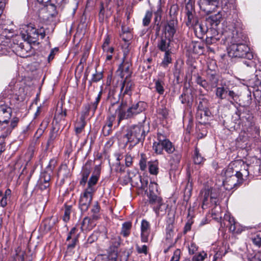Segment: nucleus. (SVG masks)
<instances>
[{"label":"nucleus","mask_w":261,"mask_h":261,"mask_svg":"<svg viewBox=\"0 0 261 261\" xmlns=\"http://www.w3.org/2000/svg\"><path fill=\"white\" fill-rule=\"evenodd\" d=\"M242 41L241 34L233 33L228 40V54L231 57L244 58L251 60L253 57L252 53L250 48Z\"/></svg>","instance_id":"1"},{"label":"nucleus","mask_w":261,"mask_h":261,"mask_svg":"<svg viewBox=\"0 0 261 261\" xmlns=\"http://www.w3.org/2000/svg\"><path fill=\"white\" fill-rule=\"evenodd\" d=\"M145 103L142 101H139L127 108L125 102L121 103L118 102L113 103L109 107V111L111 113L115 112L117 114L118 123L123 120L133 117L135 115L140 114L145 109Z\"/></svg>","instance_id":"2"},{"label":"nucleus","mask_w":261,"mask_h":261,"mask_svg":"<svg viewBox=\"0 0 261 261\" xmlns=\"http://www.w3.org/2000/svg\"><path fill=\"white\" fill-rule=\"evenodd\" d=\"M154 152L158 154H162L164 149L168 153H172L175 148L171 142L161 133L157 134V141L154 142L152 146Z\"/></svg>","instance_id":"3"},{"label":"nucleus","mask_w":261,"mask_h":261,"mask_svg":"<svg viewBox=\"0 0 261 261\" xmlns=\"http://www.w3.org/2000/svg\"><path fill=\"white\" fill-rule=\"evenodd\" d=\"M125 137L127 138V141L131 143L129 147L138 144L145 137V131L143 126L138 124L130 127L127 129Z\"/></svg>","instance_id":"4"},{"label":"nucleus","mask_w":261,"mask_h":261,"mask_svg":"<svg viewBox=\"0 0 261 261\" xmlns=\"http://www.w3.org/2000/svg\"><path fill=\"white\" fill-rule=\"evenodd\" d=\"M237 175H233L231 177L224 178L223 184L225 189L227 190H230L234 188L238 185L241 184L243 180V176H247L249 172L245 169L236 171Z\"/></svg>","instance_id":"5"},{"label":"nucleus","mask_w":261,"mask_h":261,"mask_svg":"<svg viewBox=\"0 0 261 261\" xmlns=\"http://www.w3.org/2000/svg\"><path fill=\"white\" fill-rule=\"evenodd\" d=\"M12 110L6 105H0V129H6L11 125L9 120L11 118Z\"/></svg>","instance_id":"6"},{"label":"nucleus","mask_w":261,"mask_h":261,"mask_svg":"<svg viewBox=\"0 0 261 261\" xmlns=\"http://www.w3.org/2000/svg\"><path fill=\"white\" fill-rule=\"evenodd\" d=\"M92 199V193L90 189H87L81 196L79 201V207L82 212L87 211Z\"/></svg>","instance_id":"7"},{"label":"nucleus","mask_w":261,"mask_h":261,"mask_svg":"<svg viewBox=\"0 0 261 261\" xmlns=\"http://www.w3.org/2000/svg\"><path fill=\"white\" fill-rule=\"evenodd\" d=\"M98 215H92V217H86L81 223L82 231H88L92 230L96 225V221L99 219Z\"/></svg>","instance_id":"8"},{"label":"nucleus","mask_w":261,"mask_h":261,"mask_svg":"<svg viewBox=\"0 0 261 261\" xmlns=\"http://www.w3.org/2000/svg\"><path fill=\"white\" fill-rule=\"evenodd\" d=\"M50 175L47 172H42L40 174V178L38 180L36 188L41 191H49L50 186Z\"/></svg>","instance_id":"9"},{"label":"nucleus","mask_w":261,"mask_h":261,"mask_svg":"<svg viewBox=\"0 0 261 261\" xmlns=\"http://www.w3.org/2000/svg\"><path fill=\"white\" fill-rule=\"evenodd\" d=\"M131 66L132 64L129 62L123 60L122 63L119 65L117 72L122 79L129 78L132 74Z\"/></svg>","instance_id":"10"},{"label":"nucleus","mask_w":261,"mask_h":261,"mask_svg":"<svg viewBox=\"0 0 261 261\" xmlns=\"http://www.w3.org/2000/svg\"><path fill=\"white\" fill-rule=\"evenodd\" d=\"M223 222L224 225L229 227L230 231L236 233L241 232V230L237 228L238 224L235 221L234 218L231 217L229 213L224 215Z\"/></svg>","instance_id":"11"},{"label":"nucleus","mask_w":261,"mask_h":261,"mask_svg":"<svg viewBox=\"0 0 261 261\" xmlns=\"http://www.w3.org/2000/svg\"><path fill=\"white\" fill-rule=\"evenodd\" d=\"M165 73L163 72H159L156 78L153 80L155 90L160 95L163 94L165 91Z\"/></svg>","instance_id":"12"},{"label":"nucleus","mask_w":261,"mask_h":261,"mask_svg":"<svg viewBox=\"0 0 261 261\" xmlns=\"http://www.w3.org/2000/svg\"><path fill=\"white\" fill-rule=\"evenodd\" d=\"M141 239L142 242H147L150 232V226L149 223L146 220H143L141 222Z\"/></svg>","instance_id":"13"},{"label":"nucleus","mask_w":261,"mask_h":261,"mask_svg":"<svg viewBox=\"0 0 261 261\" xmlns=\"http://www.w3.org/2000/svg\"><path fill=\"white\" fill-rule=\"evenodd\" d=\"M102 92V90H101L94 102H91V104H88L85 106V115L88 114L90 112H92L93 115L94 114L101 99Z\"/></svg>","instance_id":"14"},{"label":"nucleus","mask_w":261,"mask_h":261,"mask_svg":"<svg viewBox=\"0 0 261 261\" xmlns=\"http://www.w3.org/2000/svg\"><path fill=\"white\" fill-rule=\"evenodd\" d=\"M134 86L133 82L129 80V78L125 79L122 83L120 93L123 95L125 94L130 95Z\"/></svg>","instance_id":"15"},{"label":"nucleus","mask_w":261,"mask_h":261,"mask_svg":"<svg viewBox=\"0 0 261 261\" xmlns=\"http://www.w3.org/2000/svg\"><path fill=\"white\" fill-rule=\"evenodd\" d=\"M186 3V10H187V16L188 21L187 22V25L189 27L194 25L192 23V19L193 16L192 14L193 8V4L191 0H185Z\"/></svg>","instance_id":"16"},{"label":"nucleus","mask_w":261,"mask_h":261,"mask_svg":"<svg viewBox=\"0 0 261 261\" xmlns=\"http://www.w3.org/2000/svg\"><path fill=\"white\" fill-rule=\"evenodd\" d=\"M111 113V115L108 117L107 120L106 125L103 126V131L105 135H108L110 134V132L111 131V128L113 126V122L115 120V114H117L115 112H113Z\"/></svg>","instance_id":"17"},{"label":"nucleus","mask_w":261,"mask_h":261,"mask_svg":"<svg viewBox=\"0 0 261 261\" xmlns=\"http://www.w3.org/2000/svg\"><path fill=\"white\" fill-rule=\"evenodd\" d=\"M171 39L162 36L158 43V47L162 51H170L169 49Z\"/></svg>","instance_id":"18"},{"label":"nucleus","mask_w":261,"mask_h":261,"mask_svg":"<svg viewBox=\"0 0 261 261\" xmlns=\"http://www.w3.org/2000/svg\"><path fill=\"white\" fill-rule=\"evenodd\" d=\"M149 203L151 205L152 208L157 206L159 204L163 202L161 197L155 194H148Z\"/></svg>","instance_id":"19"},{"label":"nucleus","mask_w":261,"mask_h":261,"mask_svg":"<svg viewBox=\"0 0 261 261\" xmlns=\"http://www.w3.org/2000/svg\"><path fill=\"white\" fill-rule=\"evenodd\" d=\"M39 38V31L35 28H29L27 30V39L29 42L35 43Z\"/></svg>","instance_id":"20"},{"label":"nucleus","mask_w":261,"mask_h":261,"mask_svg":"<svg viewBox=\"0 0 261 261\" xmlns=\"http://www.w3.org/2000/svg\"><path fill=\"white\" fill-rule=\"evenodd\" d=\"M175 33V29L174 22L173 21L169 22L165 27L164 36L172 39Z\"/></svg>","instance_id":"21"},{"label":"nucleus","mask_w":261,"mask_h":261,"mask_svg":"<svg viewBox=\"0 0 261 261\" xmlns=\"http://www.w3.org/2000/svg\"><path fill=\"white\" fill-rule=\"evenodd\" d=\"M202 198V208H205L208 204L209 199L210 200L211 191L209 189H205L201 192Z\"/></svg>","instance_id":"22"},{"label":"nucleus","mask_w":261,"mask_h":261,"mask_svg":"<svg viewBox=\"0 0 261 261\" xmlns=\"http://www.w3.org/2000/svg\"><path fill=\"white\" fill-rule=\"evenodd\" d=\"M195 33L197 36H202L207 31V28L202 23L196 22L193 25Z\"/></svg>","instance_id":"23"},{"label":"nucleus","mask_w":261,"mask_h":261,"mask_svg":"<svg viewBox=\"0 0 261 261\" xmlns=\"http://www.w3.org/2000/svg\"><path fill=\"white\" fill-rule=\"evenodd\" d=\"M169 163L172 168H175L179 163L181 155L178 152H176L170 156Z\"/></svg>","instance_id":"24"},{"label":"nucleus","mask_w":261,"mask_h":261,"mask_svg":"<svg viewBox=\"0 0 261 261\" xmlns=\"http://www.w3.org/2000/svg\"><path fill=\"white\" fill-rule=\"evenodd\" d=\"M234 164H230L225 170H223L222 174L224 175V178L231 177L233 175H237L236 171L233 169Z\"/></svg>","instance_id":"25"},{"label":"nucleus","mask_w":261,"mask_h":261,"mask_svg":"<svg viewBox=\"0 0 261 261\" xmlns=\"http://www.w3.org/2000/svg\"><path fill=\"white\" fill-rule=\"evenodd\" d=\"M167 208V205L165 204L164 202H162L157 205V206L153 208V210L157 216H163L165 214Z\"/></svg>","instance_id":"26"},{"label":"nucleus","mask_w":261,"mask_h":261,"mask_svg":"<svg viewBox=\"0 0 261 261\" xmlns=\"http://www.w3.org/2000/svg\"><path fill=\"white\" fill-rule=\"evenodd\" d=\"M132 223L130 222H126L123 223L120 234L124 237H127L130 232Z\"/></svg>","instance_id":"27"},{"label":"nucleus","mask_w":261,"mask_h":261,"mask_svg":"<svg viewBox=\"0 0 261 261\" xmlns=\"http://www.w3.org/2000/svg\"><path fill=\"white\" fill-rule=\"evenodd\" d=\"M209 190L211 191V194L210 195L211 203L212 204L217 205V202L218 201V196L219 195L218 190L216 189L213 188L210 189Z\"/></svg>","instance_id":"28"},{"label":"nucleus","mask_w":261,"mask_h":261,"mask_svg":"<svg viewBox=\"0 0 261 261\" xmlns=\"http://www.w3.org/2000/svg\"><path fill=\"white\" fill-rule=\"evenodd\" d=\"M228 90L223 87H217L216 91V95L217 97L223 99L226 98Z\"/></svg>","instance_id":"29"},{"label":"nucleus","mask_w":261,"mask_h":261,"mask_svg":"<svg viewBox=\"0 0 261 261\" xmlns=\"http://www.w3.org/2000/svg\"><path fill=\"white\" fill-rule=\"evenodd\" d=\"M85 126V121L83 117H81L79 122L75 125V131L76 135L81 134Z\"/></svg>","instance_id":"30"},{"label":"nucleus","mask_w":261,"mask_h":261,"mask_svg":"<svg viewBox=\"0 0 261 261\" xmlns=\"http://www.w3.org/2000/svg\"><path fill=\"white\" fill-rule=\"evenodd\" d=\"M149 171L150 174L156 175L159 172L158 162L157 161L148 162Z\"/></svg>","instance_id":"31"},{"label":"nucleus","mask_w":261,"mask_h":261,"mask_svg":"<svg viewBox=\"0 0 261 261\" xmlns=\"http://www.w3.org/2000/svg\"><path fill=\"white\" fill-rule=\"evenodd\" d=\"M22 161L20 159H18L13 166V170L15 174H18L19 173L22 174L23 173L24 170L25 169V167H24L22 169L21 171H20V170L22 168Z\"/></svg>","instance_id":"32"},{"label":"nucleus","mask_w":261,"mask_h":261,"mask_svg":"<svg viewBox=\"0 0 261 261\" xmlns=\"http://www.w3.org/2000/svg\"><path fill=\"white\" fill-rule=\"evenodd\" d=\"M171 51H166L165 52V55L164 56L163 60L162 62V65L164 67H166L168 65L171 63L172 62V58H171Z\"/></svg>","instance_id":"33"},{"label":"nucleus","mask_w":261,"mask_h":261,"mask_svg":"<svg viewBox=\"0 0 261 261\" xmlns=\"http://www.w3.org/2000/svg\"><path fill=\"white\" fill-rule=\"evenodd\" d=\"M59 176H63L64 177H67L70 176V172L66 165H62L58 173Z\"/></svg>","instance_id":"34"},{"label":"nucleus","mask_w":261,"mask_h":261,"mask_svg":"<svg viewBox=\"0 0 261 261\" xmlns=\"http://www.w3.org/2000/svg\"><path fill=\"white\" fill-rule=\"evenodd\" d=\"M194 162L196 164H200L204 162V158L199 153L197 148H195L194 155Z\"/></svg>","instance_id":"35"},{"label":"nucleus","mask_w":261,"mask_h":261,"mask_svg":"<svg viewBox=\"0 0 261 261\" xmlns=\"http://www.w3.org/2000/svg\"><path fill=\"white\" fill-rule=\"evenodd\" d=\"M16 254L14 256L15 261H24L25 252L22 251L19 247L16 249Z\"/></svg>","instance_id":"36"},{"label":"nucleus","mask_w":261,"mask_h":261,"mask_svg":"<svg viewBox=\"0 0 261 261\" xmlns=\"http://www.w3.org/2000/svg\"><path fill=\"white\" fill-rule=\"evenodd\" d=\"M173 218H169L167 221L168 224L166 227V232L167 235L169 237H171L173 234Z\"/></svg>","instance_id":"37"},{"label":"nucleus","mask_w":261,"mask_h":261,"mask_svg":"<svg viewBox=\"0 0 261 261\" xmlns=\"http://www.w3.org/2000/svg\"><path fill=\"white\" fill-rule=\"evenodd\" d=\"M98 175H92L89 179V180L88 183V187L87 189H91L92 193H93L94 191L92 187L96 185L98 180Z\"/></svg>","instance_id":"38"},{"label":"nucleus","mask_w":261,"mask_h":261,"mask_svg":"<svg viewBox=\"0 0 261 261\" xmlns=\"http://www.w3.org/2000/svg\"><path fill=\"white\" fill-rule=\"evenodd\" d=\"M207 257V254L204 251H201L195 254L192 260V261H203Z\"/></svg>","instance_id":"39"},{"label":"nucleus","mask_w":261,"mask_h":261,"mask_svg":"<svg viewBox=\"0 0 261 261\" xmlns=\"http://www.w3.org/2000/svg\"><path fill=\"white\" fill-rule=\"evenodd\" d=\"M66 116V110L62 109L61 107L60 109L57 110L55 114V118L56 119L64 120Z\"/></svg>","instance_id":"40"},{"label":"nucleus","mask_w":261,"mask_h":261,"mask_svg":"<svg viewBox=\"0 0 261 261\" xmlns=\"http://www.w3.org/2000/svg\"><path fill=\"white\" fill-rule=\"evenodd\" d=\"M90 173V171L89 169L85 168L82 172V178L80 181L81 185H85L87 181L88 177Z\"/></svg>","instance_id":"41"},{"label":"nucleus","mask_w":261,"mask_h":261,"mask_svg":"<svg viewBox=\"0 0 261 261\" xmlns=\"http://www.w3.org/2000/svg\"><path fill=\"white\" fill-rule=\"evenodd\" d=\"M72 206L71 205H65L63 220L65 222H67L70 219V215L71 212Z\"/></svg>","instance_id":"42"},{"label":"nucleus","mask_w":261,"mask_h":261,"mask_svg":"<svg viewBox=\"0 0 261 261\" xmlns=\"http://www.w3.org/2000/svg\"><path fill=\"white\" fill-rule=\"evenodd\" d=\"M201 102H200L199 105L198 106V110L196 114V119L199 121V122L201 123H205L206 120H204V117L203 114V111L202 109H200V105Z\"/></svg>","instance_id":"43"},{"label":"nucleus","mask_w":261,"mask_h":261,"mask_svg":"<svg viewBox=\"0 0 261 261\" xmlns=\"http://www.w3.org/2000/svg\"><path fill=\"white\" fill-rule=\"evenodd\" d=\"M136 249L137 252L139 254H144L147 255L148 253V247L145 245L139 246L138 244H136Z\"/></svg>","instance_id":"44"},{"label":"nucleus","mask_w":261,"mask_h":261,"mask_svg":"<svg viewBox=\"0 0 261 261\" xmlns=\"http://www.w3.org/2000/svg\"><path fill=\"white\" fill-rule=\"evenodd\" d=\"M252 243L256 246L260 247L261 246V233H257L251 238Z\"/></svg>","instance_id":"45"},{"label":"nucleus","mask_w":261,"mask_h":261,"mask_svg":"<svg viewBox=\"0 0 261 261\" xmlns=\"http://www.w3.org/2000/svg\"><path fill=\"white\" fill-rule=\"evenodd\" d=\"M152 14L151 12L149 11L146 12L145 15L143 19V24L144 26H147L149 24L151 18L152 17Z\"/></svg>","instance_id":"46"},{"label":"nucleus","mask_w":261,"mask_h":261,"mask_svg":"<svg viewBox=\"0 0 261 261\" xmlns=\"http://www.w3.org/2000/svg\"><path fill=\"white\" fill-rule=\"evenodd\" d=\"M158 192V185L154 182H151L149 186L148 194H155Z\"/></svg>","instance_id":"47"},{"label":"nucleus","mask_w":261,"mask_h":261,"mask_svg":"<svg viewBox=\"0 0 261 261\" xmlns=\"http://www.w3.org/2000/svg\"><path fill=\"white\" fill-rule=\"evenodd\" d=\"M197 83L204 88L208 87V84L205 80H203L200 76H198L196 79Z\"/></svg>","instance_id":"48"},{"label":"nucleus","mask_w":261,"mask_h":261,"mask_svg":"<svg viewBox=\"0 0 261 261\" xmlns=\"http://www.w3.org/2000/svg\"><path fill=\"white\" fill-rule=\"evenodd\" d=\"M103 74L102 72H96V73L93 74L92 78L91 79V82H97L99 81L100 80L102 79Z\"/></svg>","instance_id":"49"},{"label":"nucleus","mask_w":261,"mask_h":261,"mask_svg":"<svg viewBox=\"0 0 261 261\" xmlns=\"http://www.w3.org/2000/svg\"><path fill=\"white\" fill-rule=\"evenodd\" d=\"M249 261H261V251H258L251 256L248 257Z\"/></svg>","instance_id":"50"},{"label":"nucleus","mask_w":261,"mask_h":261,"mask_svg":"<svg viewBox=\"0 0 261 261\" xmlns=\"http://www.w3.org/2000/svg\"><path fill=\"white\" fill-rule=\"evenodd\" d=\"M111 241L113 245L115 247L117 248L120 245L121 242V240L119 236H116L112 239Z\"/></svg>","instance_id":"51"},{"label":"nucleus","mask_w":261,"mask_h":261,"mask_svg":"<svg viewBox=\"0 0 261 261\" xmlns=\"http://www.w3.org/2000/svg\"><path fill=\"white\" fill-rule=\"evenodd\" d=\"M203 47L200 43H195L193 45V51L197 54H201L202 52Z\"/></svg>","instance_id":"52"},{"label":"nucleus","mask_w":261,"mask_h":261,"mask_svg":"<svg viewBox=\"0 0 261 261\" xmlns=\"http://www.w3.org/2000/svg\"><path fill=\"white\" fill-rule=\"evenodd\" d=\"M79 234L75 236L73 238V239L71 241V242L69 243L67 247L68 248H74L75 247V245L78 242Z\"/></svg>","instance_id":"53"},{"label":"nucleus","mask_w":261,"mask_h":261,"mask_svg":"<svg viewBox=\"0 0 261 261\" xmlns=\"http://www.w3.org/2000/svg\"><path fill=\"white\" fill-rule=\"evenodd\" d=\"M218 38L207 35L205 41L207 44H212L217 42Z\"/></svg>","instance_id":"54"},{"label":"nucleus","mask_w":261,"mask_h":261,"mask_svg":"<svg viewBox=\"0 0 261 261\" xmlns=\"http://www.w3.org/2000/svg\"><path fill=\"white\" fill-rule=\"evenodd\" d=\"M180 251L179 249H176L174 252L173 256L170 261H179L180 258Z\"/></svg>","instance_id":"55"},{"label":"nucleus","mask_w":261,"mask_h":261,"mask_svg":"<svg viewBox=\"0 0 261 261\" xmlns=\"http://www.w3.org/2000/svg\"><path fill=\"white\" fill-rule=\"evenodd\" d=\"M51 222L50 220H46L44 223V227L46 231H49L51 229L55 222H53L51 225L50 224Z\"/></svg>","instance_id":"56"},{"label":"nucleus","mask_w":261,"mask_h":261,"mask_svg":"<svg viewBox=\"0 0 261 261\" xmlns=\"http://www.w3.org/2000/svg\"><path fill=\"white\" fill-rule=\"evenodd\" d=\"M58 51V48L57 47H55L51 50L50 53L48 56V61L49 62L53 60L55 57V53L57 52Z\"/></svg>","instance_id":"57"},{"label":"nucleus","mask_w":261,"mask_h":261,"mask_svg":"<svg viewBox=\"0 0 261 261\" xmlns=\"http://www.w3.org/2000/svg\"><path fill=\"white\" fill-rule=\"evenodd\" d=\"M197 248L196 245L194 243H191L189 247V252L190 254H193L197 251Z\"/></svg>","instance_id":"58"},{"label":"nucleus","mask_w":261,"mask_h":261,"mask_svg":"<svg viewBox=\"0 0 261 261\" xmlns=\"http://www.w3.org/2000/svg\"><path fill=\"white\" fill-rule=\"evenodd\" d=\"M139 165L141 170L144 171L146 168V161L145 159H141L139 162Z\"/></svg>","instance_id":"59"},{"label":"nucleus","mask_w":261,"mask_h":261,"mask_svg":"<svg viewBox=\"0 0 261 261\" xmlns=\"http://www.w3.org/2000/svg\"><path fill=\"white\" fill-rule=\"evenodd\" d=\"M105 16V10L103 6L100 8L99 13V21L102 22L104 20Z\"/></svg>","instance_id":"60"},{"label":"nucleus","mask_w":261,"mask_h":261,"mask_svg":"<svg viewBox=\"0 0 261 261\" xmlns=\"http://www.w3.org/2000/svg\"><path fill=\"white\" fill-rule=\"evenodd\" d=\"M110 42V39L108 36H107L105 39L103 44L102 45V49L103 50H106L107 49V48L109 46Z\"/></svg>","instance_id":"61"},{"label":"nucleus","mask_w":261,"mask_h":261,"mask_svg":"<svg viewBox=\"0 0 261 261\" xmlns=\"http://www.w3.org/2000/svg\"><path fill=\"white\" fill-rule=\"evenodd\" d=\"M133 159L130 155H126L125 156V164L127 167L130 166L132 163Z\"/></svg>","instance_id":"62"},{"label":"nucleus","mask_w":261,"mask_h":261,"mask_svg":"<svg viewBox=\"0 0 261 261\" xmlns=\"http://www.w3.org/2000/svg\"><path fill=\"white\" fill-rule=\"evenodd\" d=\"M93 215H98L99 211V206L97 204H95L91 210Z\"/></svg>","instance_id":"63"},{"label":"nucleus","mask_w":261,"mask_h":261,"mask_svg":"<svg viewBox=\"0 0 261 261\" xmlns=\"http://www.w3.org/2000/svg\"><path fill=\"white\" fill-rule=\"evenodd\" d=\"M7 204V197L3 196L1 200V205L2 207H5Z\"/></svg>","instance_id":"64"}]
</instances>
